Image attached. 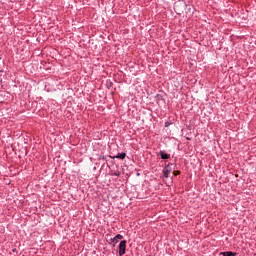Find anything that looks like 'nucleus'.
Wrapping results in <instances>:
<instances>
[{
	"instance_id": "0eeeda50",
	"label": "nucleus",
	"mask_w": 256,
	"mask_h": 256,
	"mask_svg": "<svg viewBox=\"0 0 256 256\" xmlns=\"http://www.w3.org/2000/svg\"><path fill=\"white\" fill-rule=\"evenodd\" d=\"M114 177H121V172L116 171L113 173Z\"/></svg>"
},
{
	"instance_id": "6e6552de",
	"label": "nucleus",
	"mask_w": 256,
	"mask_h": 256,
	"mask_svg": "<svg viewBox=\"0 0 256 256\" xmlns=\"http://www.w3.org/2000/svg\"><path fill=\"white\" fill-rule=\"evenodd\" d=\"M177 175H181V171H175L174 172V177H177Z\"/></svg>"
},
{
	"instance_id": "1a4fd4ad",
	"label": "nucleus",
	"mask_w": 256,
	"mask_h": 256,
	"mask_svg": "<svg viewBox=\"0 0 256 256\" xmlns=\"http://www.w3.org/2000/svg\"><path fill=\"white\" fill-rule=\"evenodd\" d=\"M168 125H169V122H166V123H165V127H167Z\"/></svg>"
},
{
	"instance_id": "9b49d317",
	"label": "nucleus",
	"mask_w": 256,
	"mask_h": 256,
	"mask_svg": "<svg viewBox=\"0 0 256 256\" xmlns=\"http://www.w3.org/2000/svg\"><path fill=\"white\" fill-rule=\"evenodd\" d=\"M156 97L159 99V97H161V95L158 94Z\"/></svg>"
},
{
	"instance_id": "39448f33",
	"label": "nucleus",
	"mask_w": 256,
	"mask_h": 256,
	"mask_svg": "<svg viewBox=\"0 0 256 256\" xmlns=\"http://www.w3.org/2000/svg\"><path fill=\"white\" fill-rule=\"evenodd\" d=\"M127 157V154L125 152L118 153L116 156H113L112 159H125Z\"/></svg>"
},
{
	"instance_id": "f257e3e1",
	"label": "nucleus",
	"mask_w": 256,
	"mask_h": 256,
	"mask_svg": "<svg viewBox=\"0 0 256 256\" xmlns=\"http://www.w3.org/2000/svg\"><path fill=\"white\" fill-rule=\"evenodd\" d=\"M173 163H168L164 168H163V177L165 179H169V175H171V171H173Z\"/></svg>"
},
{
	"instance_id": "9d476101",
	"label": "nucleus",
	"mask_w": 256,
	"mask_h": 256,
	"mask_svg": "<svg viewBox=\"0 0 256 256\" xmlns=\"http://www.w3.org/2000/svg\"><path fill=\"white\" fill-rule=\"evenodd\" d=\"M186 139H187V141H191V138H189V137H186Z\"/></svg>"
},
{
	"instance_id": "423d86ee",
	"label": "nucleus",
	"mask_w": 256,
	"mask_h": 256,
	"mask_svg": "<svg viewBox=\"0 0 256 256\" xmlns=\"http://www.w3.org/2000/svg\"><path fill=\"white\" fill-rule=\"evenodd\" d=\"M220 255H223V256H237V252H231V251L221 252Z\"/></svg>"
},
{
	"instance_id": "20e7f679",
	"label": "nucleus",
	"mask_w": 256,
	"mask_h": 256,
	"mask_svg": "<svg viewBox=\"0 0 256 256\" xmlns=\"http://www.w3.org/2000/svg\"><path fill=\"white\" fill-rule=\"evenodd\" d=\"M121 239H123V235L121 234H117L114 238H111L110 241L111 243H119V241H121Z\"/></svg>"
},
{
	"instance_id": "7ed1b4c3",
	"label": "nucleus",
	"mask_w": 256,
	"mask_h": 256,
	"mask_svg": "<svg viewBox=\"0 0 256 256\" xmlns=\"http://www.w3.org/2000/svg\"><path fill=\"white\" fill-rule=\"evenodd\" d=\"M158 155L161 157L163 160L171 159V154L165 153V151L161 150Z\"/></svg>"
},
{
	"instance_id": "f03ea898",
	"label": "nucleus",
	"mask_w": 256,
	"mask_h": 256,
	"mask_svg": "<svg viewBox=\"0 0 256 256\" xmlns=\"http://www.w3.org/2000/svg\"><path fill=\"white\" fill-rule=\"evenodd\" d=\"M118 249H119V256L125 255L127 251V240L120 241Z\"/></svg>"
}]
</instances>
